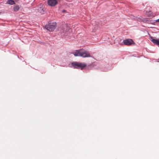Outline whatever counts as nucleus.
Segmentation results:
<instances>
[{"mask_svg":"<svg viewBox=\"0 0 159 159\" xmlns=\"http://www.w3.org/2000/svg\"><path fill=\"white\" fill-rule=\"evenodd\" d=\"M56 27L57 23L55 22L50 21L44 26V28L49 31L52 32Z\"/></svg>","mask_w":159,"mask_h":159,"instance_id":"obj_1","label":"nucleus"},{"mask_svg":"<svg viewBox=\"0 0 159 159\" xmlns=\"http://www.w3.org/2000/svg\"><path fill=\"white\" fill-rule=\"evenodd\" d=\"M73 54L75 56H80L83 57H91L89 52L85 51H82L81 50H76Z\"/></svg>","mask_w":159,"mask_h":159,"instance_id":"obj_2","label":"nucleus"},{"mask_svg":"<svg viewBox=\"0 0 159 159\" xmlns=\"http://www.w3.org/2000/svg\"><path fill=\"white\" fill-rule=\"evenodd\" d=\"M72 65L73 67L75 68L83 69L86 66V65L84 63H81L77 62L72 63Z\"/></svg>","mask_w":159,"mask_h":159,"instance_id":"obj_3","label":"nucleus"},{"mask_svg":"<svg viewBox=\"0 0 159 159\" xmlns=\"http://www.w3.org/2000/svg\"><path fill=\"white\" fill-rule=\"evenodd\" d=\"M123 43L125 45H131L135 44L134 41L131 39H127L124 40Z\"/></svg>","mask_w":159,"mask_h":159,"instance_id":"obj_4","label":"nucleus"},{"mask_svg":"<svg viewBox=\"0 0 159 159\" xmlns=\"http://www.w3.org/2000/svg\"><path fill=\"white\" fill-rule=\"evenodd\" d=\"M48 5L51 6H54L57 3V0H48Z\"/></svg>","mask_w":159,"mask_h":159,"instance_id":"obj_5","label":"nucleus"},{"mask_svg":"<svg viewBox=\"0 0 159 159\" xmlns=\"http://www.w3.org/2000/svg\"><path fill=\"white\" fill-rule=\"evenodd\" d=\"M69 27L65 25L63 26L62 30H61L60 32L61 33H66L69 30Z\"/></svg>","mask_w":159,"mask_h":159,"instance_id":"obj_6","label":"nucleus"},{"mask_svg":"<svg viewBox=\"0 0 159 159\" xmlns=\"http://www.w3.org/2000/svg\"><path fill=\"white\" fill-rule=\"evenodd\" d=\"M151 38L152 39L151 41L153 43L156 44L157 45H159V39H153L152 37Z\"/></svg>","mask_w":159,"mask_h":159,"instance_id":"obj_7","label":"nucleus"},{"mask_svg":"<svg viewBox=\"0 0 159 159\" xmlns=\"http://www.w3.org/2000/svg\"><path fill=\"white\" fill-rule=\"evenodd\" d=\"M147 15L150 17L152 18L155 15V14L153 13L151 11H150L147 12Z\"/></svg>","mask_w":159,"mask_h":159,"instance_id":"obj_8","label":"nucleus"},{"mask_svg":"<svg viewBox=\"0 0 159 159\" xmlns=\"http://www.w3.org/2000/svg\"><path fill=\"white\" fill-rule=\"evenodd\" d=\"M15 3V1L13 0H8L7 1L6 4L10 5H14Z\"/></svg>","mask_w":159,"mask_h":159,"instance_id":"obj_9","label":"nucleus"},{"mask_svg":"<svg viewBox=\"0 0 159 159\" xmlns=\"http://www.w3.org/2000/svg\"><path fill=\"white\" fill-rule=\"evenodd\" d=\"M14 10H19L20 9V7L18 5L15 6L14 8Z\"/></svg>","mask_w":159,"mask_h":159,"instance_id":"obj_10","label":"nucleus"},{"mask_svg":"<svg viewBox=\"0 0 159 159\" xmlns=\"http://www.w3.org/2000/svg\"><path fill=\"white\" fill-rule=\"evenodd\" d=\"M43 5L42 4H40V5H39V7H42V8H41L40 7V9L41 10H43Z\"/></svg>","mask_w":159,"mask_h":159,"instance_id":"obj_11","label":"nucleus"},{"mask_svg":"<svg viewBox=\"0 0 159 159\" xmlns=\"http://www.w3.org/2000/svg\"><path fill=\"white\" fill-rule=\"evenodd\" d=\"M156 22H159V19L156 20Z\"/></svg>","mask_w":159,"mask_h":159,"instance_id":"obj_12","label":"nucleus"},{"mask_svg":"<svg viewBox=\"0 0 159 159\" xmlns=\"http://www.w3.org/2000/svg\"><path fill=\"white\" fill-rule=\"evenodd\" d=\"M66 11H65V10H64V11H62V13H65V12Z\"/></svg>","mask_w":159,"mask_h":159,"instance_id":"obj_13","label":"nucleus"}]
</instances>
